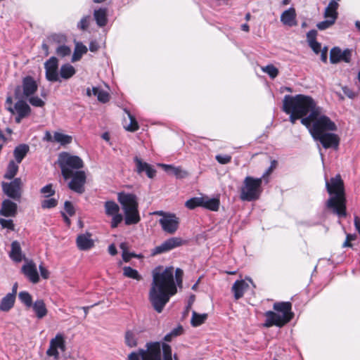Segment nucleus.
<instances>
[{
    "mask_svg": "<svg viewBox=\"0 0 360 360\" xmlns=\"http://www.w3.org/2000/svg\"><path fill=\"white\" fill-rule=\"evenodd\" d=\"M153 281L148 292V300L158 313H161L172 296L177 292L174 281V268L164 269L159 266L152 272Z\"/></svg>",
    "mask_w": 360,
    "mask_h": 360,
    "instance_id": "f257e3e1",
    "label": "nucleus"
},
{
    "mask_svg": "<svg viewBox=\"0 0 360 360\" xmlns=\"http://www.w3.org/2000/svg\"><path fill=\"white\" fill-rule=\"evenodd\" d=\"M317 115L310 121L309 129L313 138L320 141L325 148H337L339 143V139L337 135L332 133H327L328 131H335L337 127L331 120L322 114L320 107L317 109Z\"/></svg>",
    "mask_w": 360,
    "mask_h": 360,
    "instance_id": "f03ea898",
    "label": "nucleus"
},
{
    "mask_svg": "<svg viewBox=\"0 0 360 360\" xmlns=\"http://www.w3.org/2000/svg\"><path fill=\"white\" fill-rule=\"evenodd\" d=\"M325 181L326 191L330 195L326 202V207L339 217H345L347 200L345 184L340 174H337L329 180L325 176Z\"/></svg>",
    "mask_w": 360,
    "mask_h": 360,
    "instance_id": "7ed1b4c3",
    "label": "nucleus"
},
{
    "mask_svg": "<svg viewBox=\"0 0 360 360\" xmlns=\"http://www.w3.org/2000/svg\"><path fill=\"white\" fill-rule=\"evenodd\" d=\"M283 108H288L289 112L293 110L304 117L301 123L307 127L310 126V121L317 112L319 106L314 99L306 95L297 94L295 96L285 95L283 101Z\"/></svg>",
    "mask_w": 360,
    "mask_h": 360,
    "instance_id": "20e7f679",
    "label": "nucleus"
},
{
    "mask_svg": "<svg viewBox=\"0 0 360 360\" xmlns=\"http://www.w3.org/2000/svg\"><path fill=\"white\" fill-rule=\"evenodd\" d=\"M57 164L61 168L65 179L72 178L68 184L69 188L77 193H83L86 174L84 171H78L83 167L82 159H58Z\"/></svg>",
    "mask_w": 360,
    "mask_h": 360,
    "instance_id": "39448f33",
    "label": "nucleus"
},
{
    "mask_svg": "<svg viewBox=\"0 0 360 360\" xmlns=\"http://www.w3.org/2000/svg\"><path fill=\"white\" fill-rule=\"evenodd\" d=\"M277 161L274 160L269 167L260 178L246 176L243 180V185L240 188V198L243 201H254L257 200L262 193V184L264 180L266 184L269 182V176L276 167Z\"/></svg>",
    "mask_w": 360,
    "mask_h": 360,
    "instance_id": "423d86ee",
    "label": "nucleus"
},
{
    "mask_svg": "<svg viewBox=\"0 0 360 360\" xmlns=\"http://www.w3.org/2000/svg\"><path fill=\"white\" fill-rule=\"evenodd\" d=\"M275 311H267L265 312L266 317L264 326L270 328L276 326L281 328L289 323L294 317L292 311V304L290 302H278L273 305Z\"/></svg>",
    "mask_w": 360,
    "mask_h": 360,
    "instance_id": "0eeeda50",
    "label": "nucleus"
},
{
    "mask_svg": "<svg viewBox=\"0 0 360 360\" xmlns=\"http://www.w3.org/2000/svg\"><path fill=\"white\" fill-rule=\"evenodd\" d=\"M146 349H140L142 360H172V348L159 342H150L146 345Z\"/></svg>",
    "mask_w": 360,
    "mask_h": 360,
    "instance_id": "6e6552de",
    "label": "nucleus"
},
{
    "mask_svg": "<svg viewBox=\"0 0 360 360\" xmlns=\"http://www.w3.org/2000/svg\"><path fill=\"white\" fill-rule=\"evenodd\" d=\"M38 85L31 76L22 79V86L16 88L15 94L18 98H27L33 96L37 91Z\"/></svg>",
    "mask_w": 360,
    "mask_h": 360,
    "instance_id": "1a4fd4ad",
    "label": "nucleus"
},
{
    "mask_svg": "<svg viewBox=\"0 0 360 360\" xmlns=\"http://www.w3.org/2000/svg\"><path fill=\"white\" fill-rule=\"evenodd\" d=\"M2 191L8 198L20 201L22 196V181L20 178H15L12 181L2 182Z\"/></svg>",
    "mask_w": 360,
    "mask_h": 360,
    "instance_id": "9d476101",
    "label": "nucleus"
},
{
    "mask_svg": "<svg viewBox=\"0 0 360 360\" xmlns=\"http://www.w3.org/2000/svg\"><path fill=\"white\" fill-rule=\"evenodd\" d=\"M65 336L63 333H57L54 338L50 340L49 347L46 351V354L49 356H53L58 359L59 358V352L58 349L61 352L65 350Z\"/></svg>",
    "mask_w": 360,
    "mask_h": 360,
    "instance_id": "9b49d317",
    "label": "nucleus"
},
{
    "mask_svg": "<svg viewBox=\"0 0 360 360\" xmlns=\"http://www.w3.org/2000/svg\"><path fill=\"white\" fill-rule=\"evenodd\" d=\"M7 110L12 114L17 113L15 119L17 123H20L21 120L27 117L31 112L30 107L22 98L15 103L14 108L10 105L7 108Z\"/></svg>",
    "mask_w": 360,
    "mask_h": 360,
    "instance_id": "f8f14e48",
    "label": "nucleus"
},
{
    "mask_svg": "<svg viewBox=\"0 0 360 360\" xmlns=\"http://www.w3.org/2000/svg\"><path fill=\"white\" fill-rule=\"evenodd\" d=\"M162 230L169 234L174 233L179 227V219L175 214H165L163 217L159 219Z\"/></svg>",
    "mask_w": 360,
    "mask_h": 360,
    "instance_id": "ddd939ff",
    "label": "nucleus"
},
{
    "mask_svg": "<svg viewBox=\"0 0 360 360\" xmlns=\"http://www.w3.org/2000/svg\"><path fill=\"white\" fill-rule=\"evenodd\" d=\"M184 244V240L179 237L170 238L164 241L161 245L155 247L152 250V255H156L167 252L172 250V249L179 247Z\"/></svg>",
    "mask_w": 360,
    "mask_h": 360,
    "instance_id": "4468645a",
    "label": "nucleus"
},
{
    "mask_svg": "<svg viewBox=\"0 0 360 360\" xmlns=\"http://www.w3.org/2000/svg\"><path fill=\"white\" fill-rule=\"evenodd\" d=\"M58 59L52 56L44 64L46 70V78L50 82H57L59 80L58 73Z\"/></svg>",
    "mask_w": 360,
    "mask_h": 360,
    "instance_id": "2eb2a0df",
    "label": "nucleus"
},
{
    "mask_svg": "<svg viewBox=\"0 0 360 360\" xmlns=\"http://www.w3.org/2000/svg\"><path fill=\"white\" fill-rule=\"evenodd\" d=\"M352 56V51L347 49L342 51L339 47H334L330 50V60L333 64L338 63L340 61L349 63Z\"/></svg>",
    "mask_w": 360,
    "mask_h": 360,
    "instance_id": "dca6fc26",
    "label": "nucleus"
},
{
    "mask_svg": "<svg viewBox=\"0 0 360 360\" xmlns=\"http://www.w3.org/2000/svg\"><path fill=\"white\" fill-rule=\"evenodd\" d=\"M117 200L124 211L138 207L136 196L134 194L119 193Z\"/></svg>",
    "mask_w": 360,
    "mask_h": 360,
    "instance_id": "f3484780",
    "label": "nucleus"
},
{
    "mask_svg": "<svg viewBox=\"0 0 360 360\" xmlns=\"http://www.w3.org/2000/svg\"><path fill=\"white\" fill-rule=\"evenodd\" d=\"M134 170L139 174H145L148 178L153 179L156 175V170L153 166L141 161V159H134Z\"/></svg>",
    "mask_w": 360,
    "mask_h": 360,
    "instance_id": "a211bd4d",
    "label": "nucleus"
},
{
    "mask_svg": "<svg viewBox=\"0 0 360 360\" xmlns=\"http://www.w3.org/2000/svg\"><path fill=\"white\" fill-rule=\"evenodd\" d=\"M23 274L32 283H37L39 281V276L36 264L33 261H30L25 264L21 269Z\"/></svg>",
    "mask_w": 360,
    "mask_h": 360,
    "instance_id": "6ab92c4d",
    "label": "nucleus"
},
{
    "mask_svg": "<svg viewBox=\"0 0 360 360\" xmlns=\"http://www.w3.org/2000/svg\"><path fill=\"white\" fill-rule=\"evenodd\" d=\"M18 213V205L9 199L2 201L0 209V215L5 217H14Z\"/></svg>",
    "mask_w": 360,
    "mask_h": 360,
    "instance_id": "aec40b11",
    "label": "nucleus"
},
{
    "mask_svg": "<svg viewBox=\"0 0 360 360\" xmlns=\"http://www.w3.org/2000/svg\"><path fill=\"white\" fill-rule=\"evenodd\" d=\"M76 243L80 250H88L94 246V241L91 238V234L88 232L79 234L77 237Z\"/></svg>",
    "mask_w": 360,
    "mask_h": 360,
    "instance_id": "412c9836",
    "label": "nucleus"
},
{
    "mask_svg": "<svg viewBox=\"0 0 360 360\" xmlns=\"http://www.w3.org/2000/svg\"><path fill=\"white\" fill-rule=\"evenodd\" d=\"M168 174L174 175L176 179H184L188 176V172L181 167H175L172 165L158 164Z\"/></svg>",
    "mask_w": 360,
    "mask_h": 360,
    "instance_id": "4be33fe9",
    "label": "nucleus"
},
{
    "mask_svg": "<svg viewBox=\"0 0 360 360\" xmlns=\"http://www.w3.org/2000/svg\"><path fill=\"white\" fill-rule=\"evenodd\" d=\"M340 0H331L327 7L325 8L324 18L333 20L335 22L338 18V8L339 7L338 2Z\"/></svg>",
    "mask_w": 360,
    "mask_h": 360,
    "instance_id": "5701e85b",
    "label": "nucleus"
},
{
    "mask_svg": "<svg viewBox=\"0 0 360 360\" xmlns=\"http://www.w3.org/2000/svg\"><path fill=\"white\" fill-rule=\"evenodd\" d=\"M296 13L293 8L285 11L281 15V21L285 25L289 27H292L296 25Z\"/></svg>",
    "mask_w": 360,
    "mask_h": 360,
    "instance_id": "b1692460",
    "label": "nucleus"
},
{
    "mask_svg": "<svg viewBox=\"0 0 360 360\" xmlns=\"http://www.w3.org/2000/svg\"><path fill=\"white\" fill-rule=\"evenodd\" d=\"M125 218L124 221L127 225L136 224L140 220V216L138 211V207L124 211Z\"/></svg>",
    "mask_w": 360,
    "mask_h": 360,
    "instance_id": "393cba45",
    "label": "nucleus"
},
{
    "mask_svg": "<svg viewBox=\"0 0 360 360\" xmlns=\"http://www.w3.org/2000/svg\"><path fill=\"white\" fill-rule=\"evenodd\" d=\"M248 287V285L243 280H237L233 285L231 290L233 292L234 298L239 300L244 295L245 290Z\"/></svg>",
    "mask_w": 360,
    "mask_h": 360,
    "instance_id": "a878e982",
    "label": "nucleus"
},
{
    "mask_svg": "<svg viewBox=\"0 0 360 360\" xmlns=\"http://www.w3.org/2000/svg\"><path fill=\"white\" fill-rule=\"evenodd\" d=\"M107 13L108 10L105 8H101L94 11V18L98 26L104 27L106 25L108 22Z\"/></svg>",
    "mask_w": 360,
    "mask_h": 360,
    "instance_id": "bb28decb",
    "label": "nucleus"
},
{
    "mask_svg": "<svg viewBox=\"0 0 360 360\" xmlns=\"http://www.w3.org/2000/svg\"><path fill=\"white\" fill-rule=\"evenodd\" d=\"M11 259L15 262H20L22 259V250L20 243L17 240L13 241L11 243V250L9 253Z\"/></svg>",
    "mask_w": 360,
    "mask_h": 360,
    "instance_id": "cd10ccee",
    "label": "nucleus"
},
{
    "mask_svg": "<svg viewBox=\"0 0 360 360\" xmlns=\"http://www.w3.org/2000/svg\"><path fill=\"white\" fill-rule=\"evenodd\" d=\"M32 307L38 319H41L46 316L48 311L43 300H36Z\"/></svg>",
    "mask_w": 360,
    "mask_h": 360,
    "instance_id": "c85d7f7f",
    "label": "nucleus"
},
{
    "mask_svg": "<svg viewBox=\"0 0 360 360\" xmlns=\"http://www.w3.org/2000/svg\"><path fill=\"white\" fill-rule=\"evenodd\" d=\"M15 297L13 294H7L4 296L0 302V311H8L11 310L15 304Z\"/></svg>",
    "mask_w": 360,
    "mask_h": 360,
    "instance_id": "c756f323",
    "label": "nucleus"
},
{
    "mask_svg": "<svg viewBox=\"0 0 360 360\" xmlns=\"http://www.w3.org/2000/svg\"><path fill=\"white\" fill-rule=\"evenodd\" d=\"M22 159H16V162L11 160L8 167L4 177L6 179H12L16 175L18 171V165L21 162Z\"/></svg>",
    "mask_w": 360,
    "mask_h": 360,
    "instance_id": "7c9ffc66",
    "label": "nucleus"
},
{
    "mask_svg": "<svg viewBox=\"0 0 360 360\" xmlns=\"http://www.w3.org/2000/svg\"><path fill=\"white\" fill-rule=\"evenodd\" d=\"M220 201L218 198H209L203 196L202 207L211 211H217L219 208Z\"/></svg>",
    "mask_w": 360,
    "mask_h": 360,
    "instance_id": "2f4dec72",
    "label": "nucleus"
},
{
    "mask_svg": "<svg viewBox=\"0 0 360 360\" xmlns=\"http://www.w3.org/2000/svg\"><path fill=\"white\" fill-rule=\"evenodd\" d=\"M92 92L94 96H97L98 101L101 103H105L110 100V94L100 87L93 86Z\"/></svg>",
    "mask_w": 360,
    "mask_h": 360,
    "instance_id": "473e14b6",
    "label": "nucleus"
},
{
    "mask_svg": "<svg viewBox=\"0 0 360 360\" xmlns=\"http://www.w3.org/2000/svg\"><path fill=\"white\" fill-rule=\"evenodd\" d=\"M124 112L127 113V117L129 120V124H127V121L124 120V129L129 131H137L139 129V124H138V122H137L136 118L134 117V116H133L130 113V112L129 110L124 109Z\"/></svg>",
    "mask_w": 360,
    "mask_h": 360,
    "instance_id": "72a5a7b5",
    "label": "nucleus"
},
{
    "mask_svg": "<svg viewBox=\"0 0 360 360\" xmlns=\"http://www.w3.org/2000/svg\"><path fill=\"white\" fill-rule=\"evenodd\" d=\"M138 334L131 331L127 330L124 335V342L129 347H135L138 345Z\"/></svg>",
    "mask_w": 360,
    "mask_h": 360,
    "instance_id": "f704fd0d",
    "label": "nucleus"
},
{
    "mask_svg": "<svg viewBox=\"0 0 360 360\" xmlns=\"http://www.w3.org/2000/svg\"><path fill=\"white\" fill-rule=\"evenodd\" d=\"M207 319V314H198L196 311H193L192 313L191 323L192 326L197 327L204 323Z\"/></svg>",
    "mask_w": 360,
    "mask_h": 360,
    "instance_id": "c9c22d12",
    "label": "nucleus"
},
{
    "mask_svg": "<svg viewBox=\"0 0 360 360\" xmlns=\"http://www.w3.org/2000/svg\"><path fill=\"white\" fill-rule=\"evenodd\" d=\"M87 52V48L82 43H77L72 57V61L76 62L80 60L82 56Z\"/></svg>",
    "mask_w": 360,
    "mask_h": 360,
    "instance_id": "e433bc0d",
    "label": "nucleus"
},
{
    "mask_svg": "<svg viewBox=\"0 0 360 360\" xmlns=\"http://www.w3.org/2000/svg\"><path fill=\"white\" fill-rule=\"evenodd\" d=\"M54 142L60 143L61 146H65L70 143L72 141L71 136L64 134L60 132H54L53 134Z\"/></svg>",
    "mask_w": 360,
    "mask_h": 360,
    "instance_id": "4c0bfd02",
    "label": "nucleus"
},
{
    "mask_svg": "<svg viewBox=\"0 0 360 360\" xmlns=\"http://www.w3.org/2000/svg\"><path fill=\"white\" fill-rule=\"evenodd\" d=\"M75 74L74 67L70 64H65L60 67V75L62 78L68 79Z\"/></svg>",
    "mask_w": 360,
    "mask_h": 360,
    "instance_id": "58836bf2",
    "label": "nucleus"
},
{
    "mask_svg": "<svg viewBox=\"0 0 360 360\" xmlns=\"http://www.w3.org/2000/svg\"><path fill=\"white\" fill-rule=\"evenodd\" d=\"M120 249L122 250V259L125 262H128L131 258H142L141 255H136L134 252H129L127 251V246L125 243H122L120 245Z\"/></svg>",
    "mask_w": 360,
    "mask_h": 360,
    "instance_id": "ea45409f",
    "label": "nucleus"
},
{
    "mask_svg": "<svg viewBox=\"0 0 360 360\" xmlns=\"http://www.w3.org/2000/svg\"><path fill=\"white\" fill-rule=\"evenodd\" d=\"M119 211L120 207L115 202L109 200L105 202V212L107 215H115V214L118 213Z\"/></svg>",
    "mask_w": 360,
    "mask_h": 360,
    "instance_id": "a19ab883",
    "label": "nucleus"
},
{
    "mask_svg": "<svg viewBox=\"0 0 360 360\" xmlns=\"http://www.w3.org/2000/svg\"><path fill=\"white\" fill-rule=\"evenodd\" d=\"M202 202H203V196L202 197H194V198H191L189 200H186L185 202V206L190 210H194L195 208H196L198 207H202Z\"/></svg>",
    "mask_w": 360,
    "mask_h": 360,
    "instance_id": "79ce46f5",
    "label": "nucleus"
},
{
    "mask_svg": "<svg viewBox=\"0 0 360 360\" xmlns=\"http://www.w3.org/2000/svg\"><path fill=\"white\" fill-rule=\"evenodd\" d=\"M123 275L125 277L133 278L137 281L142 279V276L139 274L138 271L132 269L130 266H124L123 268Z\"/></svg>",
    "mask_w": 360,
    "mask_h": 360,
    "instance_id": "37998d69",
    "label": "nucleus"
},
{
    "mask_svg": "<svg viewBox=\"0 0 360 360\" xmlns=\"http://www.w3.org/2000/svg\"><path fill=\"white\" fill-rule=\"evenodd\" d=\"M183 332L184 328L182 326L179 325L176 328L172 330L170 333H167L164 337V340L165 342H171L174 338L181 335L183 333Z\"/></svg>",
    "mask_w": 360,
    "mask_h": 360,
    "instance_id": "c03bdc74",
    "label": "nucleus"
},
{
    "mask_svg": "<svg viewBox=\"0 0 360 360\" xmlns=\"http://www.w3.org/2000/svg\"><path fill=\"white\" fill-rule=\"evenodd\" d=\"M19 300L27 307H31L32 305V298L31 295L27 291H22L18 295Z\"/></svg>",
    "mask_w": 360,
    "mask_h": 360,
    "instance_id": "a18cd8bd",
    "label": "nucleus"
},
{
    "mask_svg": "<svg viewBox=\"0 0 360 360\" xmlns=\"http://www.w3.org/2000/svg\"><path fill=\"white\" fill-rule=\"evenodd\" d=\"M29 146L26 144H20L14 150L15 158H25L29 151Z\"/></svg>",
    "mask_w": 360,
    "mask_h": 360,
    "instance_id": "49530a36",
    "label": "nucleus"
},
{
    "mask_svg": "<svg viewBox=\"0 0 360 360\" xmlns=\"http://www.w3.org/2000/svg\"><path fill=\"white\" fill-rule=\"evenodd\" d=\"M262 70L266 73L271 79H274L278 75V70L273 65H267L262 67Z\"/></svg>",
    "mask_w": 360,
    "mask_h": 360,
    "instance_id": "de8ad7c7",
    "label": "nucleus"
},
{
    "mask_svg": "<svg viewBox=\"0 0 360 360\" xmlns=\"http://www.w3.org/2000/svg\"><path fill=\"white\" fill-rule=\"evenodd\" d=\"M56 54L60 57H65L70 56L71 49L66 45H60L56 49Z\"/></svg>",
    "mask_w": 360,
    "mask_h": 360,
    "instance_id": "09e8293b",
    "label": "nucleus"
},
{
    "mask_svg": "<svg viewBox=\"0 0 360 360\" xmlns=\"http://www.w3.org/2000/svg\"><path fill=\"white\" fill-rule=\"evenodd\" d=\"M183 276H184L183 270L179 268H177L175 271L174 281L176 285V287L178 286L180 288H182V285H183Z\"/></svg>",
    "mask_w": 360,
    "mask_h": 360,
    "instance_id": "8fccbe9b",
    "label": "nucleus"
},
{
    "mask_svg": "<svg viewBox=\"0 0 360 360\" xmlns=\"http://www.w3.org/2000/svg\"><path fill=\"white\" fill-rule=\"evenodd\" d=\"M90 20H91V16L90 15L84 16L79 20V22L77 23V28L81 30H86L88 28L89 25Z\"/></svg>",
    "mask_w": 360,
    "mask_h": 360,
    "instance_id": "3c124183",
    "label": "nucleus"
},
{
    "mask_svg": "<svg viewBox=\"0 0 360 360\" xmlns=\"http://www.w3.org/2000/svg\"><path fill=\"white\" fill-rule=\"evenodd\" d=\"M0 225L3 229H7L11 231H14L15 229V225L12 219L0 218Z\"/></svg>",
    "mask_w": 360,
    "mask_h": 360,
    "instance_id": "603ef678",
    "label": "nucleus"
},
{
    "mask_svg": "<svg viewBox=\"0 0 360 360\" xmlns=\"http://www.w3.org/2000/svg\"><path fill=\"white\" fill-rule=\"evenodd\" d=\"M29 103L34 107H43L45 104L44 101L38 96H31L27 98Z\"/></svg>",
    "mask_w": 360,
    "mask_h": 360,
    "instance_id": "864d4df0",
    "label": "nucleus"
},
{
    "mask_svg": "<svg viewBox=\"0 0 360 360\" xmlns=\"http://www.w3.org/2000/svg\"><path fill=\"white\" fill-rule=\"evenodd\" d=\"M58 205V200L55 198L44 200L41 202V207L44 209H50L55 207Z\"/></svg>",
    "mask_w": 360,
    "mask_h": 360,
    "instance_id": "5fc2aeb1",
    "label": "nucleus"
},
{
    "mask_svg": "<svg viewBox=\"0 0 360 360\" xmlns=\"http://www.w3.org/2000/svg\"><path fill=\"white\" fill-rule=\"evenodd\" d=\"M283 110L288 115H290L289 117V120L290 121L291 123L292 124H295L296 120H299V119H302L304 118L302 115H299L298 113H296L295 112H294L293 110H292V112H289V110H288V108H283Z\"/></svg>",
    "mask_w": 360,
    "mask_h": 360,
    "instance_id": "6e6d98bb",
    "label": "nucleus"
},
{
    "mask_svg": "<svg viewBox=\"0 0 360 360\" xmlns=\"http://www.w3.org/2000/svg\"><path fill=\"white\" fill-rule=\"evenodd\" d=\"M40 191L46 198H49L55 194V191L53 189V185L51 184H47L41 188Z\"/></svg>",
    "mask_w": 360,
    "mask_h": 360,
    "instance_id": "4d7b16f0",
    "label": "nucleus"
},
{
    "mask_svg": "<svg viewBox=\"0 0 360 360\" xmlns=\"http://www.w3.org/2000/svg\"><path fill=\"white\" fill-rule=\"evenodd\" d=\"M335 23L333 20L326 18L325 20L319 22L316 27L320 30H324L332 26Z\"/></svg>",
    "mask_w": 360,
    "mask_h": 360,
    "instance_id": "13d9d810",
    "label": "nucleus"
},
{
    "mask_svg": "<svg viewBox=\"0 0 360 360\" xmlns=\"http://www.w3.org/2000/svg\"><path fill=\"white\" fill-rule=\"evenodd\" d=\"M112 217V221H111V227L112 228H116L118 224L120 223H121V221H122L123 219V217L122 216V214L117 213L115 214V215H111Z\"/></svg>",
    "mask_w": 360,
    "mask_h": 360,
    "instance_id": "bf43d9fd",
    "label": "nucleus"
},
{
    "mask_svg": "<svg viewBox=\"0 0 360 360\" xmlns=\"http://www.w3.org/2000/svg\"><path fill=\"white\" fill-rule=\"evenodd\" d=\"M64 208L66 212V213L70 216L72 217L75 214V210L73 205L70 201H65L64 205Z\"/></svg>",
    "mask_w": 360,
    "mask_h": 360,
    "instance_id": "052dcab7",
    "label": "nucleus"
},
{
    "mask_svg": "<svg viewBox=\"0 0 360 360\" xmlns=\"http://www.w3.org/2000/svg\"><path fill=\"white\" fill-rule=\"evenodd\" d=\"M316 36H317V31L315 30H311L309 31L307 33V39L308 43H311L312 41H316Z\"/></svg>",
    "mask_w": 360,
    "mask_h": 360,
    "instance_id": "680f3d73",
    "label": "nucleus"
},
{
    "mask_svg": "<svg viewBox=\"0 0 360 360\" xmlns=\"http://www.w3.org/2000/svg\"><path fill=\"white\" fill-rule=\"evenodd\" d=\"M356 236L354 234H347L346 237V240L345 243L342 245L343 248L346 247H352L351 241L354 240L356 239Z\"/></svg>",
    "mask_w": 360,
    "mask_h": 360,
    "instance_id": "e2e57ef3",
    "label": "nucleus"
},
{
    "mask_svg": "<svg viewBox=\"0 0 360 360\" xmlns=\"http://www.w3.org/2000/svg\"><path fill=\"white\" fill-rule=\"evenodd\" d=\"M342 89L345 95L347 96L348 98L353 99L356 96V94L349 87L345 86H342Z\"/></svg>",
    "mask_w": 360,
    "mask_h": 360,
    "instance_id": "0e129e2a",
    "label": "nucleus"
},
{
    "mask_svg": "<svg viewBox=\"0 0 360 360\" xmlns=\"http://www.w3.org/2000/svg\"><path fill=\"white\" fill-rule=\"evenodd\" d=\"M141 354H140V349L137 352H132L128 355V360H141Z\"/></svg>",
    "mask_w": 360,
    "mask_h": 360,
    "instance_id": "69168bd1",
    "label": "nucleus"
},
{
    "mask_svg": "<svg viewBox=\"0 0 360 360\" xmlns=\"http://www.w3.org/2000/svg\"><path fill=\"white\" fill-rule=\"evenodd\" d=\"M309 45L316 53H319L321 51V44L317 41L309 43Z\"/></svg>",
    "mask_w": 360,
    "mask_h": 360,
    "instance_id": "338daca9",
    "label": "nucleus"
},
{
    "mask_svg": "<svg viewBox=\"0 0 360 360\" xmlns=\"http://www.w3.org/2000/svg\"><path fill=\"white\" fill-rule=\"evenodd\" d=\"M41 276L43 278L47 279L49 277V271L41 264L39 266Z\"/></svg>",
    "mask_w": 360,
    "mask_h": 360,
    "instance_id": "774afa93",
    "label": "nucleus"
}]
</instances>
